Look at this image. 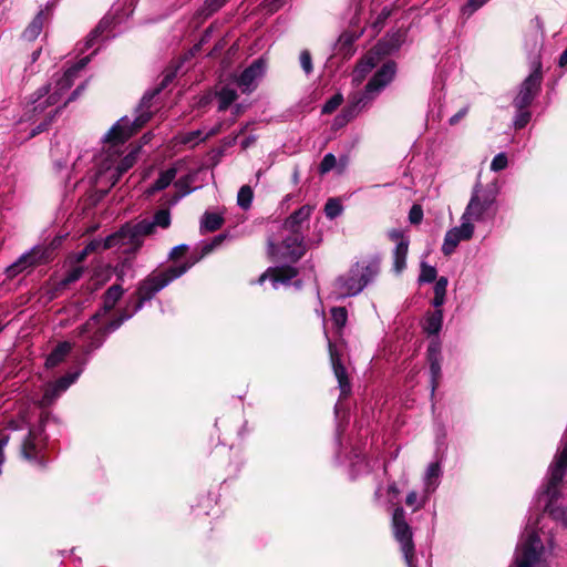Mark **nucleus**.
<instances>
[{"label":"nucleus","instance_id":"obj_61","mask_svg":"<svg viewBox=\"0 0 567 567\" xmlns=\"http://www.w3.org/2000/svg\"><path fill=\"white\" fill-rule=\"evenodd\" d=\"M559 64L560 66H564L567 64V49L561 53L559 58Z\"/></svg>","mask_w":567,"mask_h":567},{"label":"nucleus","instance_id":"obj_58","mask_svg":"<svg viewBox=\"0 0 567 567\" xmlns=\"http://www.w3.org/2000/svg\"><path fill=\"white\" fill-rule=\"evenodd\" d=\"M388 493L390 495H393L394 497H396L400 494V489H399L396 483L393 482L392 484H390L388 486Z\"/></svg>","mask_w":567,"mask_h":567},{"label":"nucleus","instance_id":"obj_62","mask_svg":"<svg viewBox=\"0 0 567 567\" xmlns=\"http://www.w3.org/2000/svg\"><path fill=\"white\" fill-rule=\"evenodd\" d=\"M220 241H221V238H220V237L216 238L212 246L205 247V252L210 251V250L213 249V246H215V245H219V244H220Z\"/></svg>","mask_w":567,"mask_h":567},{"label":"nucleus","instance_id":"obj_5","mask_svg":"<svg viewBox=\"0 0 567 567\" xmlns=\"http://www.w3.org/2000/svg\"><path fill=\"white\" fill-rule=\"evenodd\" d=\"M282 240L276 243L268 239V255L278 261L296 262L306 252L303 235L301 231H282Z\"/></svg>","mask_w":567,"mask_h":567},{"label":"nucleus","instance_id":"obj_54","mask_svg":"<svg viewBox=\"0 0 567 567\" xmlns=\"http://www.w3.org/2000/svg\"><path fill=\"white\" fill-rule=\"evenodd\" d=\"M468 112V107H463L462 110H460L456 114H454L450 120H449V123L451 125H455L456 123H458V121L461 118H463Z\"/></svg>","mask_w":567,"mask_h":567},{"label":"nucleus","instance_id":"obj_29","mask_svg":"<svg viewBox=\"0 0 567 567\" xmlns=\"http://www.w3.org/2000/svg\"><path fill=\"white\" fill-rule=\"evenodd\" d=\"M254 193L250 186L244 185L239 188L237 194V204L243 209H248L251 206Z\"/></svg>","mask_w":567,"mask_h":567},{"label":"nucleus","instance_id":"obj_20","mask_svg":"<svg viewBox=\"0 0 567 567\" xmlns=\"http://www.w3.org/2000/svg\"><path fill=\"white\" fill-rule=\"evenodd\" d=\"M72 344L68 341L60 342L47 357L45 367L54 368L60 364L70 353Z\"/></svg>","mask_w":567,"mask_h":567},{"label":"nucleus","instance_id":"obj_52","mask_svg":"<svg viewBox=\"0 0 567 567\" xmlns=\"http://www.w3.org/2000/svg\"><path fill=\"white\" fill-rule=\"evenodd\" d=\"M282 4L284 0H265V8L271 12L277 11Z\"/></svg>","mask_w":567,"mask_h":567},{"label":"nucleus","instance_id":"obj_42","mask_svg":"<svg viewBox=\"0 0 567 567\" xmlns=\"http://www.w3.org/2000/svg\"><path fill=\"white\" fill-rule=\"evenodd\" d=\"M487 0H468L467 3L462 8L463 14H472L474 11L480 9Z\"/></svg>","mask_w":567,"mask_h":567},{"label":"nucleus","instance_id":"obj_53","mask_svg":"<svg viewBox=\"0 0 567 567\" xmlns=\"http://www.w3.org/2000/svg\"><path fill=\"white\" fill-rule=\"evenodd\" d=\"M555 465L567 470V450L566 449H563V451L559 453V455L556 458Z\"/></svg>","mask_w":567,"mask_h":567},{"label":"nucleus","instance_id":"obj_30","mask_svg":"<svg viewBox=\"0 0 567 567\" xmlns=\"http://www.w3.org/2000/svg\"><path fill=\"white\" fill-rule=\"evenodd\" d=\"M329 349H330V353H331V360H332V364H333L334 374L338 379L339 386L343 390L344 388L349 386L347 374H346V369L339 362L336 361L333 352H332L331 342H329Z\"/></svg>","mask_w":567,"mask_h":567},{"label":"nucleus","instance_id":"obj_12","mask_svg":"<svg viewBox=\"0 0 567 567\" xmlns=\"http://www.w3.org/2000/svg\"><path fill=\"white\" fill-rule=\"evenodd\" d=\"M395 64L388 62L373 75L365 86V96L368 99L374 97L379 94L389 83L392 82L395 75Z\"/></svg>","mask_w":567,"mask_h":567},{"label":"nucleus","instance_id":"obj_46","mask_svg":"<svg viewBox=\"0 0 567 567\" xmlns=\"http://www.w3.org/2000/svg\"><path fill=\"white\" fill-rule=\"evenodd\" d=\"M545 493L548 498L546 504L557 505V501L560 497V492L558 491V487H551L550 485H547Z\"/></svg>","mask_w":567,"mask_h":567},{"label":"nucleus","instance_id":"obj_38","mask_svg":"<svg viewBox=\"0 0 567 567\" xmlns=\"http://www.w3.org/2000/svg\"><path fill=\"white\" fill-rule=\"evenodd\" d=\"M337 159L333 154H326L320 164V173L326 174L336 166Z\"/></svg>","mask_w":567,"mask_h":567},{"label":"nucleus","instance_id":"obj_48","mask_svg":"<svg viewBox=\"0 0 567 567\" xmlns=\"http://www.w3.org/2000/svg\"><path fill=\"white\" fill-rule=\"evenodd\" d=\"M519 111L520 112L517 114L516 120H515V126L517 128L524 127L528 123V121L530 118V113L529 112L524 111V110H519Z\"/></svg>","mask_w":567,"mask_h":567},{"label":"nucleus","instance_id":"obj_39","mask_svg":"<svg viewBox=\"0 0 567 567\" xmlns=\"http://www.w3.org/2000/svg\"><path fill=\"white\" fill-rule=\"evenodd\" d=\"M507 166V157L505 155V153H499L497 154L492 163H491V169L494 171V172H498V171H502L504 169L505 167Z\"/></svg>","mask_w":567,"mask_h":567},{"label":"nucleus","instance_id":"obj_28","mask_svg":"<svg viewBox=\"0 0 567 567\" xmlns=\"http://www.w3.org/2000/svg\"><path fill=\"white\" fill-rule=\"evenodd\" d=\"M217 96L219 101V111H225L237 99V93L233 89L223 87L218 92Z\"/></svg>","mask_w":567,"mask_h":567},{"label":"nucleus","instance_id":"obj_47","mask_svg":"<svg viewBox=\"0 0 567 567\" xmlns=\"http://www.w3.org/2000/svg\"><path fill=\"white\" fill-rule=\"evenodd\" d=\"M82 272H83V269L82 267H76V268H73L68 275L66 277L63 279V284L64 285H69V284H72L76 280L80 279V277L82 276Z\"/></svg>","mask_w":567,"mask_h":567},{"label":"nucleus","instance_id":"obj_37","mask_svg":"<svg viewBox=\"0 0 567 567\" xmlns=\"http://www.w3.org/2000/svg\"><path fill=\"white\" fill-rule=\"evenodd\" d=\"M342 102H343V96L341 94L333 95L322 106V113L323 114L332 113L341 105Z\"/></svg>","mask_w":567,"mask_h":567},{"label":"nucleus","instance_id":"obj_22","mask_svg":"<svg viewBox=\"0 0 567 567\" xmlns=\"http://www.w3.org/2000/svg\"><path fill=\"white\" fill-rule=\"evenodd\" d=\"M409 251V246L404 241L400 245H395L393 250V269L395 272L400 274L406 266V256Z\"/></svg>","mask_w":567,"mask_h":567},{"label":"nucleus","instance_id":"obj_57","mask_svg":"<svg viewBox=\"0 0 567 567\" xmlns=\"http://www.w3.org/2000/svg\"><path fill=\"white\" fill-rule=\"evenodd\" d=\"M44 393H45V394H44V396H43L42 404H45V403H48L50 400L58 398V396H59V394H60L61 392L52 391V392H44Z\"/></svg>","mask_w":567,"mask_h":567},{"label":"nucleus","instance_id":"obj_19","mask_svg":"<svg viewBox=\"0 0 567 567\" xmlns=\"http://www.w3.org/2000/svg\"><path fill=\"white\" fill-rule=\"evenodd\" d=\"M296 276V270L292 268L284 269V268H269L266 272H264L259 279L258 282L262 284L266 278L270 277L272 280V286L275 289L278 288V285L280 282H286L290 278Z\"/></svg>","mask_w":567,"mask_h":567},{"label":"nucleus","instance_id":"obj_24","mask_svg":"<svg viewBox=\"0 0 567 567\" xmlns=\"http://www.w3.org/2000/svg\"><path fill=\"white\" fill-rule=\"evenodd\" d=\"M223 217L216 213H206L200 221V227L206 231H215L221 227Z\"/></svg>","mask_w":567,"mask_h":567},{"label":"nucleus","instance_id":"obj_15","mask_svg":"<svg viewBox=\"0 0 567 567\" xmlns=\"http://www.w3.org/2000/svg\"><path fill=\"white\" fill-rule=\"evenodd\" d=\"M264 73L265 63L261 60H257L243 71L237 83L241 87L243 92H251L257 86V83L262 78Z\"/></svg>","mask_w":567,"mask_h":567},{"label":"nucleus","instance_id":"obj_3","mask_svg":"<svg viewBox=\"0 0 567 567\" xmlns=\"http://www.w3.org/2000/svg\"><path fill=\"white\" fill-rule=\"evenodd\" d=\"M381 259L379 256H368L354 262L349 270L340 275L333 282V293L337 298L359 295L380 274Z\"/></svg>","mask_w":567,"mask_h":567},{"label":"nucleus","instance_id":"obj_40","mask_svg":"<svg viewBox=\"0 0 567 567\" xmlns=\"http://www.w3.org/2000/svg\"><path fill=\"white\" fill-rule=\"evenodd\" d=\"M423 219V209L421 205L414 204L409 213V220L411 224H420Z\"/></svg>","mask_w":567,"mask_h":567},{"label":"nucleus","instance_id":"obj_26","mask_svg":"<svg viewBox=\"0 0 567 567\" xmlns=\"http://www.w3.org/2000/svg\"><path fill=\"white\" fill-rule=\"evenodd\" d=\"M122 295H123V289L121 286L114 285V286L110 287L106 290V292L104 295V300H103L105 310L113 309V307L118 301V299L122 297Z\"/></svg>","mask_w":567,"mask_h":567},{"label":"nucleus","instance_id":"obj_11","mask_svg":"<svg viewBox=\"0 0 567 567\" xmlns=\"http://www.w3.org/2000/svg\"><path fill=\"white\" fill-rule=\"evenodd\" d=\"M539 69L540 64L538 63L537 68L527 76V79L520 85L519 92L514 99V105L518 110L526 109L537 94L542 81Z\"/></svg>","mask_w":567,"mask_h":567},{"label":"nucleus","instance_id":"obj_34","mask_svg":"<svg viewBox=\"0 0 567 567\" xmlns=\"http://www.w3.org/2000/svg\"><path fill=\"white\" fill-rule=\"evenodd\" d=\"M436 278V269L425 262L421 265L420 282H432Z\"/></svg>","mask_w":567,"mask_h":567},{"label":"nucleus","instance_id":"obj_32","mask_svg":"<svg viewBox=\"0 0 567 567\" xmlns=\"http://www.w3.org/2000/svg\"><path fill=\"white\" fill-rule=\"evenodd\" d=\"M331 318L333 323L339 328H343L347 323L348 312L344 307H336L331 309Z\"/></svg>","mask_w":567,"mask_h":567},{"label":"nucleus","instance_id":"obj_33","mask_svg":"<svg viewBox=\"0 0 567 567\" xmlns=\"http://www.w3.org/2000/svg\"><path fill=\"white\" fill-rule=\"evenodd\" d=\"M544 513L547 514L551 519L556 522H561L564 515H566V508L560 507L554 504H546L544 508Z\"/></svg>","mask_w":567,"mask_h":567},{"label":"nucleus","instance_id":"obj_2","mask_svg":"<svg viewBox=\"0 0 567 567\" xmlns=\"http://www.w3.org/2000/svg\"><path fill=\"white\" fill-rule=\"evenodd\" d=\"M169 225V210L159 209L154 214L152 220L143 219L135 225H126L118 233L109 236L103 243L91 241L83 250L81 258L97 249L101 245L103 249H109L127 243L138 244L141 237L152 235L156 227L165 229L168 228Z\"/></svg>","mask_w":567,"mask_h":567},{"label":"nucleus","instance_id":"obj_51","mask_svg":"<svg viewBox=\"0 0 567 567\" xmlns=\"http://www.w3.org/2000/svg\"><path fill=\"white\" fill-rule=\"evenodd\" d=\"M96 319H97V317L94 316V317H92V319L90 321H87L85 324L80 327L79 328V336H83L86 332L91 331L94 328V326H95Z\"/></svg>","mask_w":567,"mask_h":567},{"label":"nucleus","instance_id":"obj_8","mask_svg":"<svg viewBox=\"0 0 567 567\" xmlns=\"http://www.w3.org/2000/svg\"><path fill=\"white\" fill-rule=\"evenodd\" d=\"M494 202L495 194L487 192L480 186H476L461 217V220L468 224V226H474L475 223H482L486 220L491 216Z\"/></svg>","mask_w":567,"mask_h":567},{"label":"nucleus","instance_id":"obj_14","mask_svg":"<svg viewBox=\"0 0 567 567\" xmlns=\"http://www.w3.org/2000/svg\"><path fill=\"white\" fill-rule=\"evenodd\" d=\"M381 60V49L375 47L369 51L357 64L352 72V82L360 85L367 75L379 64Z\"/></svg>","mask_w":567,"mask_h":567},{"label":"nucleus","instance_id":"obj_44","mask_svg":"<svg viewBox=\"0 0 567 567\" xmlns=\"http://www.w3.org/2000/svg\"><path fill=\"white\" fill-rule=\"evenodd\" d=\"M441 474V467H440V464L437 462L435 463H431L427 467V472H426V483L427 485H431L432 484V480L433 478H437Z\"/></svg>","mask_w":567,"mask_h":567},{"label":"nucleus","instance_id":"obj_56","mask_svg":"<svg viewBox=\"0 0 567 567\" xmlns=\"http://www.w3.org/2000/svg\"><path fill=\"white\" fill-rule=\"evenodd\" d=\"M416 501H417V493L415 491H412L406 495L405 504L408 506H413L416 503Z\"/></svg>","mask_w":567,"mask_h":567},{"label":"nucleus","instance_id":"obj_10","mask_svg":"<svg viewBox=\"0 0 567 567\" xmlns=\"http://www.w3.org/2000/svg\"><path fill=\"white\" fill-rule=\"evenodd\" d=\"M47 416H41L39 429H30L21 444V455L23 458L33 462L40 468H45L49 461L41 454V450L37 445V440L44 432Z\"/></svg>","mask_w":567,"mask_h":567},{"label":"nucleus","instance_id":"obj_41","mask_svg":"<svg viewBox=\"0 0 567 567\" xmlns=\"http://www.w3.org/2000/svg\"><path fill=\"white\" fill-rule=\"evenodd\" d=\"M76 378H78V373H69V374L60 378L55 390L68 389L69 386H71L74 383Z\"/></svg>","mask_w":567,"mask_h":567},{"label":"nucleus","instance_id":"obj_16","mask_svg":"<svg viewBox=\"0 0 567 567\" xmlns=\"http://www.w3.org/2000/svg\"><path fill=\"white\" fill-rule=\"evenodd\" d=\"M44 252L41 249H32L27 254H23L14 264L7 268V274L9 277H14L20 274L22 270L40 264L43 258Z\"/></svg>","mask_w":567,"mask_h":567},{"label":"nucleus","instance_id":"obj_55","mask_svg":"<svg viewBox=\"0 0 567 567\" xmlns=\"http://www.w3.org/2000/svg\"><path fill=\"white\" fill-rule=\"evenodd\" d=\"M354 110H355V105L352 106L351 109L347 110L340 117H337L336 122H339V121L341 123L348 122L351 117L354 116Z\"/></svg>","mask_w":567,"mask_h":567},{"label":"nucleus","instance_id":"obj_4","mask_svg":"<svg viewBox=\"0 0 567 567\" xmlns=\"http://www.w3.org/2000/svg\"><path fill=\"white\" fill-rule=\"evenodd\" d=\"M85 63L86 59L81 60L79 64L68 69L64 73L56 75L53 83L41 87L38 91L35 99L27 105V112L32 113L33 115L41 114L44 113L48 107L60 103L63 95L72 86L79 70L82 69Z\"/></svg>","mask_w":567,"mask_h":567},{"label":"nucleus","instance_id":"obj_13","mask_svg":"<svg viewBox=\"0 0 567 567\" xmlns=\"http://www.w3.org/2000/svg\"><path fill=\"white\" fill-rule=\"evenodd\" d=\"M474 234V226H468L465 221L461 220V225L450 229L444 237L442 251L445 256L451 255L456 249L462 240H468Z\"/></svg>","mask_w":567,"mask_h":567},{"label":"nucleus","instance_id":"obj_45","mask_svg":"<svg viewBox=\"0 0 567 567\" xmlns=\"http://www.w3.org/2000/svg\"><path fill=\"white\" fill-rule=\"evenodd\" d=\"M388 236L396 245H400L402 241H404L406 246L410 244L409 238L400 229H391Z\"/></svg>","mask_w":567,"mask_h":567},{"label":"nucleus","instance_id":"obj_21","mask_svg":"<svg viewBox=\"0 0 567 567\" xmlns=\"http://www.w3.org/2000/svg\"><path fill=\"white\" fill-rule=\"evenodd\" d=\"M177 166H173L161 173L159 177L156 179L154 185L147 190L148 194H153L155 192L162 190L166 188L173 179L176 177Z\"/></svg>","mask_w":567,"mask_h":567},{"label":"nucleus","instance_id":"obj_7","mask_svg":"<svg viewBox=\"0 0 567 567\" xmlns=\"http://www.w3.org/2000/svg\"><path fill=\"white\" fill-rule=\"evenodd\" d=\"M391 527L395 540L400 544L406 566L415 567L416 559L413 533L411 526L406 522L405 511L402 506H396L394 508Z\"/></svg>","mask_w":567,"mask_h":567},{"label":"nucleus","instance_id":"obj_60","mask_svg":"<svg viewBox=\"0 0 567 567\" xmlns=\"http://www.w3.org/2000/svg\"><path fill=\"white\" fill-rule=\"evenodd\" d=\"M99 30H100V27H97L90 35V38L87 39L86 41V47H91L92 45V42L93 40L97 37V33H99Z\"/></svg>","mask_w":567,"mask_h":567},{"label":"nucleus","instance_id":"obj_43","mask_svg":"<svg viewBox=\"0 0 567 567\" xmlns=\"http://www.w3.org/2000/svg\"><path fill=\"white\" fill-rule=\"evenodd\" d=\"M300 64H301L302 70L307 74L311 73V71H312V61H311V55H310L309 51L303 50L300 53Z\"/></svg>","mask_w":567,"mask_h":567},{"label":"nucleus","instance_id":"obj_6","mask_svg":"<svg viewBox=\"0 0 567 567\" xmlns=\"http://www.w3.org/2000/svg\"><path fill=\"white\" fill-rule=\"evenodd\" d=\"M197 259L186 261L179 266H172L161 272L147 277L138 287V297L141 301L152 299L159 290L165 288L174 279L184 275Z\"/></svg>","mask_w":567,"mask_h":567},{"label":"nucleus","instance_id":"obj_25","mask_svg":"<svg viewBox=\"0 0 567 567\" xmlns=\"http://www.w3.org/2000/svg\"><path fill=\"white\" fill-rule=\"evenodd\" d=\"M447 282V278L441 277L434 285V298L432 303L435 308H441L445 301Z\"/></svg>","mask_w":567,"mask_h":567},{"label":"nucleus","instance_id":"obj_36","mask_svg":"<svg viewBox=\"0 0 567 567\" xmlns=\"http://www.w3.org/2000/svg\"><path fill=\"white\" fill-rule=\"evenodd\" d=\"M342 212V206L341 204L334 199V198H330L327 203H326V206H324V213L327 215V217L329 218H336L337 216H339Z\"/></svg>","mask_w":567,"mask_h":567},{"label":"nucleus","instance_id":"obj_59","mask_svg":"<svg viewBox=\"0 0 567 567\" xmlns=\"http://www.w3.org/2000/svg\"><path fill=\"white\" fill-rule=\"evenodd\" d=\"M256 138L255 136H248L241 142V147L244 150L248 148L250 145L255 143Z\"/></svg>","mask_w":567,"mask_h":567},{"label":"nucleus","instance_id":"obj_50","mask_svg":"<svg viewBox=\"0 0 567 567\" xmlns=\"http://www.w3.org/2000/svg\"><path fill=\"white\" fill-rule=\"evenodd\" d=\"M228 0H207L208 13L216 12L219 10Z\"/></svg>","mask_w":567,"mask_h":567},{"label":"nucleus","instance_id":"obj_35","mask_svg":"<svg viewBox=\"0 0 567 567\" xmlns=\"http://www.w3.org/2000/svg\"><path fill=\"white\" fill-rule=\"evenodd\" d=\"M567 470L563 467H558L557 465H554L550 471V476L548 480L547 485H550L551 487H558V485L561 483L565 473Z\"/></svg>","mask_w":567,"mask_h":567},{"label":"nucleus","instance_id":"obj_63","mask_svg":"<svg viewBox=\"0 0 567 567\" xmlns=\"http://www.w3.org/2000/svg\"><path fill=\"white\" fill-rule=\"evenodd\" d=\"M566 515H564V518L563 520L560 522L563 524L564 527H567V509H566Z\"/></svg>","mask_w":567,"mask_h":567},{"label":"nucleus","instance_id":"obj_49","mask_svg":"<svg viewBox=\"0 0 567 567\" xmlns=\"http://www.w3.org/2000/svg\"><path fill=\"white\" fill-rule=\"evenodd\" d=\"M187 250H188L187 245H178L171 250L169 258L173 260H176V259L183 257L187 252Z\"/></svg>","mask_w":567,"mask_h":567},{"label":"nucleus","instance_id":"obj_17","mask_svg":"<svg viewBox=\"0 0 567 567\" xmlns=\"http://www.w3.org/2000/svg\"><path fill=\"white\" fill-rule=\"evenodd\" d=\"M312 206L305 205L291 214L282 225V231H300L301 225L307 221L312 213Z\"/></svg>","mask_w":567,"mask_h":567},{"label":"nucleus","instance_id":"obj_31","mask_svg":"<svg viewBox=\"0 0 567 567\" xmlns=\"http://www.w3.org/2000/svg\"><path fill=\"white\" fill-rule=\"evenodd\" d=\"M427 354H429V360L431 362V371H432L433 375H435L440 371V364H439L440 347H439V344L432 343L429 347Z\"/></svg>","mask_w":567,"mask_h":567},{"label":"nucleus","instance_id":"obj_18","mask_svg":"<svg viewBox=\"0 0 567 567\" xmlns=\"http://www.w3.org/2000/svg\"><path fill=\"white\" fill-rule=\"evenodd\" d=\"M220 131V125H215L210 130H196L187 133H183L178 135V142L185 145L195 146L199 142L207 140L210 136L218 134Z\"/></svg>","mask_w":567,"mask_h":567},{"label":"nucleus","instance_id":"obj_9","mask_svg":"<svg viewBox=\"0 0 567 567\" xmlns=\"http://www.w3.org/2000/svg\"><path fill=\"white\" fill-rule=\"evenodd\" d=\"M544 546L536 532L529 533L517 546L511 567H535L542 557Z\"/></svg>","mask_w":567,"mask_h":567},{"label":"nucleus","instance_id":"obj_27","mask_svg":"<svg viewBox=\"0 0 567 567\" xmlns=\"http://www.w3.org/2000/svg\"><path fill=\"white\" fill-rule=\"evenodd\" d=\"M44 18L42 13H39L33 21L29 24V27L24 30L23 37L32 41L37 39V37L40 34L43 28Z\"/></svg>","mask_w":567,"mask_h":567},{"label":"nucleus","instance_id":"obj_23","mask_svg":"<svg viewBox=\"0 0 567 567\" xmlns=\"http://www.w3.org/2000/svg\"><path fill=\"white\" fill-rule=\"evenodd\" d=\"M443 322V311L440 308H436L434 312L429 315L424 322V330L429 334H436L442 328Z\"/></svg>","mask_w":567,"mask_h":567},{"label":"nucleus","instance_id":"obj_1","mask_svg":"<svg viewBox=\"0 0 567 567\" xmlns=\"http://www.w3.org/2000/svg\"><path fill=\"white\" fill-rule=\"evenodd\" d=\"M148 114H142L135 120L134 123H131L127 117H122L106 134L105 142L109 144V150L107 155L101 165L100 177L106 178L112 186H114L121 176L135 164L137 153L140 151L137 147L130 152L120 162H117V158H114V156L118 155V151H113L112 148L117 147L126 140H128L142 125L148 121Z\"/></svg>","mask_w":567,"mask_h":567},{"label":"nucleus","instance_id":"obj_64","mask_svg":"<svg viewBox=\"0 0 567 567\" xmlns=\"http://www.w3.org/2000/svg\"><path fill=\"white\" fill-rule=\"evenodd\" d=\"M121 322H122V320H121V321H118V322L112 323V324H111V329H112V330L117 329V328L120 327Z\"/></svg>","mask_w":567,"mask_h":567}]
</instances>
